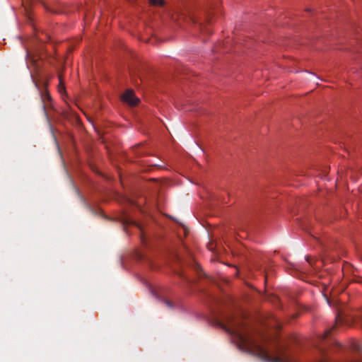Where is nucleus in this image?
<instances>
[{
	"instance_id": "f257e3e1",
	"label": "nucleus",
	"mask_w": 362,
	"mask_h": 362,
	"mask_svg": "<svg viewBox=\"0 0 362 362\" xmlns=\"http://www.w3.org/2000/svg\"><path fill=\"white\" fill-rule=\"evenodd\" d=\"M122 100L129 105L134 106L139 103V99L135 96L134 93L131 90H127L122 95Z\"/></svg>"
},
{
	"instance_id": "f03ea898",
	"label": "nucleus",
	"mask_w": 362,
	"mask_h": 362,
	"mask_svg": "<svg viewBox=\"0 0 362 362\" xmlns=\"http://www.w3.org/2000/svg\"><path fill=\"white\" fill-rule=\"evenodd\" d=\"M150 3L154 6H162L164 5V0H149Z\"/></svg>"
},
{
	"instance_id": "7ed1b4c3",
	"label": "nucleus",
	"mask_w": 362,
	"mask_h": 362,
	"mask_svg": "<svg viewBox=\"0 0 362 362\" xmlns=\"http://www.w3.org/2000/svg\"><path fill=\"white\" fill-rule=\"evenodd\" d=\"M171 19L172 21L176 22V21H179V13H178V11H174L171 14Z\"/></svg>"
},
{
	"instance_id": "20e7f679",
	"label": "nucleus",
	"mask_w": 362,
	"mask_h": 362,
	"mask_svg": "<svg viewBox=\"0 0 362 362\" xmlns=\"http://www.w3.org/2000/svg\"><path fill=\"white\" fill-rule=\"evenodd\" d=\"M59 90L60 92H62V90H64V86H62L61 81H60V83H59Z\"/></svg>"
}]
</instances>
